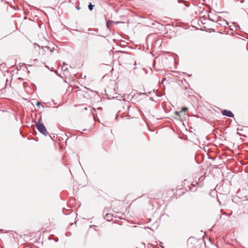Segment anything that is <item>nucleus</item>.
Listing matches in <instances>:
<instances>
[{"label":"nucleus","mask_w":248,"mask_h":248,"mask_svg":"<svg viewBox=\"0 0 248 248\" xmlns=\"http://www.w3.org/2000/svg\"><path fill=\"white\" fill-rule=\"evenodd\" d=\"M222 114L224 116H226L229 117H233L234 115L232 111L228 110H224L222 111Z\"/></svg>","instance_id":"obj_2"},{"label":"nucleus","mask_w":248,"mask_h":248,"mask_svg":"<svg viewBox=\"0 0 248 248\" xmlns=\"http://www.w3.org/2000/svg\"><path fill=\"white\" fill-rule=\"evenodd\" d=\"M180 112H181V111H175V113L176 115L179 116V113Z\"/></svg>","instance_id":"obj_7"},{"label":"nucleus","mask_w":248,"mask_h":248,"mask_svg":"<svg viewBox=\"0 0 248 248\" xmlns=\"http://www.w3.org/2000/svg\"><path fill=\"white\" fill-rule=\"evenodd\" d=\"M40 104H41V103L40 102H37V104H36L37 106H39L40 105Z\"/></svg>","instance_id":"obj_9"},{"label":"nucleus","mask_w":248,"mask_h":248,"mask_svg":"<svg viewBox=\"0 0 248 248\" xmlns=\"http://www.w3.org/2000/svg\"><path fill=\"white\" fill-rule=\"evenodd\" d=\"M111 217H112V216L110 214H106V218H107V220H108V221H110L112 219Z\"/></svg>","instance_id":"obj_4"},{"label":"nucleus","mask_w":248,"mask_h":248,"mask_svg":"<svg viewBox=\"0 0 248 248\" xmlns=\"http://www.w3.org/2000/svg\"><path fill=\"white\" fill-rule=\"evenodd\" d=\"M217 23L220 25H224L225 24H227V21L224 19H222L220 17L216 21Z\"/></svg>","instance_id":"obj_3"},{"label":"nucleus","mask_w":248,"mask_h":248,"mask_svg":"<svg viewBox=\"0 0 248 248\" xmlns=\"http://www.w3.org/2000/svg\"><path fill=\"white\" fill-rule=\"evenodd\" d=\"M94 5H92L91 3H90V4L88 6V7H89V9L90 10V11H92L93 9V7Z\"/></svg>","instance_id":"obj_5"},{"label":"nucleus","mask_w":248,"mask_h":248,"mask_svg":"<svg viewBox=\"0 0 248 248\" xmlns=\"http://www.w3.org/2000/svg\"><path fill=\"white\" fill-rule=\"evenodd\" d=\"M77 9H78V10H79L80 9V7L79 6H78L77 7Z\"/></svg>","instance_id":"obj_10"},{"label":"nucleus","mask_w":248,"mask_h":248,"mask_svg":"<svg viewBox=\"0 0 248 248\" xmlns=\"http://www.w3.org/2000/svg\"><path fill=\"white\" fill-rule=\"evenodd\" d=\"M190 241H191V239H189L188 240V243L190 242Z\"/></svg>","instance_id":"obj_11"},{"label":"nucleus","mask_w":248,"mask_h":248,"mask_svg":"<svg viewBox=\"0 0 248 248\" xmlns=\"http://www.w3.org/2000/svg\"><path fill=\"white\" fill-rule=\"evenodd\" d=\"M188 110V108H186V107H183L182 109V110H181V112L182 111H186V110Z\"/></svg>","instance_id":"obj_6"},{"label":"nucleus","mask_w":248,"mask_h":248,"mask_svg":"<svg viewBox=\"0 0 248 248\" xmlns=\"http://www.w3.org/2000/svg\"><path fill=\"white\" fill-rule=\"evenodd\" d=\"M45 48H46V49H48V50H49V49L51 51H52L51 49L50 48V47H48V46H45Z\"/></svg>","instance_id":"obj_8"},{"label":"nucleus","mask_w":248,"mask_h":248,"mask_svg":"<svg viewBox=\"0 0 248 248\" xmlns=\"http://www.w3.org/2000/svg\"><path fill=\"white\" fill-rule=\"evenodd\" d=\"M36 127L38 130L42 134L46 136L48 134L46 129L43 124L38 123L36 124Z\"/></svg>","instance_id":"obj_1"},{"label":"nucleus","mask_w":248,"mask_h":248,"mask_svg":"<svg viewBox=\"0 0 248 248\" xmlns=\"http://www.w3.org/2000/svg\"><path fill=\"white\" fill-rule=\"evenodd\" d=\"M107 27H108V23H107Z\"/></svg>","instance_id":"obj_12"}]
</instances>
